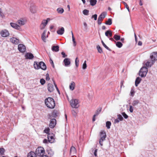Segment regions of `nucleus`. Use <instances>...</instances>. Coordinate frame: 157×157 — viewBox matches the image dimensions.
Returning <instances> with one entry per match:
<instances>
[{
    "mask_svg": "<svg viewBox=\"0 0 157 157\" xmlns=\"http://www.w3.org/2000/svg\"><path fill=\"white\" fill-rule=\"evenodd\" d=\"M45 103L47 106L50 109H53L55 106V103L53 98L48 97L45 100Z\"/></svg>",
    "mask_w": 157,
    "mask_h": 157,
    "instance_id": "1",
    "label": "nucleus"
},
{
    "mask_svg": "<svg viewBox=\"0 0 157 157\" xmlns=\"http://www.w3.org/2000/svg\"><path fill=\"white\" fill-rule=\"evenodd\" d=\"M33 66L34 68L36 69H39L40 68L41 69L43 70H45L46 69V66L45 63L41 61L38 63L35 61L34 62Z\"/></svg>",
    "mask_w": 157,
    "mask_h": 157,
    "instance_id": "2",
    "label": "nucleus"
},
{
    "mask_svg": "<svg viewBox=\"0 0 157 157\" xmlns=\"http://www.w3.org/2000/svg\"><path fill=\"white\" fill-rule=\"evenodd\" d=\"M35 153L37 155L41 156L44 155L45 150L43 147H39L36 149Z\"/></svg>",
    "mask_w": 157,
    "mask_h": 157,
    "instance_id": "3",
    "label": "nucleus"
},
{
    "mask_svg": "<svg viewBox=\"0 0 157 157\" xmlns=\"http://www.w3.org/2000/svg\"><path fill=\"white\" fill-rule=\"evenodd\" d=\"M147 68L146 67H142L139 72V75L141 77H145L147 72Z\"/></svg>",
    "mask_w": 157,
    "mask_h": 157,
    "instance_id": "4",
    "label": "nucleus"
},
{
    "mask_svg": "<svg viewBox=\"0 0 157 157\" xmlns=\"http://www.w3.org/2000/svg\"><path fill=\"white\" fill-rule=\"evenodd\" d=\"M101 138L99 140V143L101 146L103 145L102 142L105 140L106 135L105 132L104 131H101L100 132Z\"/></svg>",
    "mask_w": 157,
    "mask_h": 157,
    "instance_id": "5",
    "label": "nucleus"
},
{
    "mask_svg": "<svg viewBox=\"0 0 157 157\" xmlns=\"http://www.w3.org/2000/svg\"><path fill=\"white\" fill-rule=\"evenodd\" d=\"M70 103L71 106L73 108H77L79 106L78 100L76 99L71 100Z\"/></svg>",
    "mask_w": 157,
    "mask_h": 157,
    "instance_id": "6",
    "label": "nucleus"
},
{
    "mask_svg": "<svg viewBox=\"0 0 157 157\" xmlns=\"http://www.w3.org/2000/svg\"><path fill=\"white\" fill-rule=\"evenodd\" d=\"M58 114L59 113L57 111L54 110L51 114H48V118L51 119L52 117L56 118V117L58 116Z\"/></svg>",
    "mask_w": 157,
    "mask_h": 157,
    "instance_id": "7",
    "label": "nucleus"
},
{
    "mask_svg": "<svg viewBox=\"0 0 157 157\" xmlns=\"http://www.w3.org/2000/svg\"><path fill=\"white\" fill-rule=\"evenodd\" d=\"M26 22V20L23 18H21L20 19L18 20L17 21V23L21 27V26H23L25 25Z\"/></svg>",
    "mask_w": 157,
    "mask_h": 157,
    "instance_id": "8",
    "label": "nucleus"
},
{
    "mask_svg": "<svg viewBox=\"0 0 157 157\" xmlns=\"http://www.w3.org/2000/svg\"><path fill=\"white\" fill-rule=\"evenodd\" d=\"M49 18H47V20H43L42 22L41 23V24L40 26V29H44L46 25L47 24L48 20H49Z\"/></svg>",
    "mask_w": 157,
    "mask_h": 157,
    "instance_id": "9",
    "label": "nucleus"
},
{
    "mask_svg": "<svg viewBox=\"0 0 157 157\" xmlns=\"http://www.w3.org/2000/svg\"><path fill=\"white\" fill-rule=\"evenodd\" d=\"M1 36L3 37H6L10 35V33L8 30L4 29L2 30L0 32Z\"/></svg>",
    "mask_w": 157,
    "mask_h": 157,
    "instance_id": "10",
    "label": "nucleus"
},
{
    "mask_svg": "<svg viewBox=\"0 0 157 157\" xmlns=\"http://www.w3.org/2000/svg\"><path fill=\"white\" fill-rule=\"evenodd\" d=\"M10 26L13 28L18 30L19 31H21L22 29L20 26L16 23H14L11 22L10 24Z\"/></svg>",
    "mask_w": 157,
    "mask_h": 157,
    "instance_id": "11",
    "label": "nucleus"
},
{
    "mask_svg": "<svg viewBox=\"0 0 157 157\" xmlns=\"http://www.w3.org/2000/svg\"><path fill=\"white\" fill-rule=\"evenodd\" d=\"M150 58L154 62L157 60V52H153L151 54Z\"/></svg>",
    "mask_w": 157,
    "mask_h": 157,
    "instance_id": "12",
    "label": "nucleus"
},
{
    "mask_svg": "<svg viewBox=\"0 0 157 157\" xmlns=\"http://www.w3.org/2000/svg\"><path fill=\"white\" fill-rule=\"evenodd\" d=\"M18 48L19 51L21 52H24L26 50V47L25 46L22 44H19L18 45Z\"/></svg>",
    "mask_w": 157,
    "mask_h": 157,
    "instance_id": "13",
    "label": "nucleus"
},
{
    "mask_svg": "<svg viewBox=\"0 0 157 157\" xmlns=\"http://www.w3.org/2000/svg\"><path fill=\"white\" fill-rule=\"evenodd\" d=\"M54 134L53 133L48 134V141L50 143H52L54 142Z\"/></svg>",
    "mask_w": 157,
    "mask_h": 157,
    "instance_id": "14",
    "label": "nucleus"
},
{
    "mask_svg": "<svg viewBox=\"0 0 157 157\" xmlns=\"http://www.w3.org/2000/svg\"><path fill=\"white\" fill-rule=\"evenodd\" d=\"M56 120L54 119H52L50 121L49 126L50 128H53L56 125Z\"/></svg>",
    "mask_w": 157,
    "mask_h": 157,
    "instance_id": "15",
    "label": "nucleus"
},
{
    "mask_svg": "<svg viewBox=\"0 0 157 157\" xmlns=\"http://www.w3.org/2000/svg\"><path fill=\"white\" fill-rule=\"evenodd\" d=\"M10 41L13 44H18L19 42V40L16 38L12 37L10 39Z\"/></svg>",
    "mask_w": 157,
    "mask_h": 157,
    "instance_id": "16",
    "label": "nucleus"
},
{
    "mask_svg": "<svg viewBox=\"0 0 157 157\" xmlns=\"http://www.w3.org/2000/svg\"><path fill=\"white\" fill-rule=\"evenodd\" d=\"M48 89L49 92H51L54 90V87L52 84L48 83Z\"/></svg>",
    "mask_w": 157,
    "mask_h": 157,
    "instance_id": "17",
    "label": "nucleus"
},
{
    "mask_svg": "<svg viewBox=\"0 0 157 157\" xmlns=\"http://www.w3.org/2000/svg\"><path fill=\"white\" fill-rule=\"evenodd\" d=\"M25 57L26 59H32L34 57L33 55L30 53H27L25 55Z\"/></svg>",
    "mask_w": 157,
    "mask_h": 157,
    "instance_id": "18",
    "label": "nucleus"
},
{
    "mask_svg": "<svg viewBox=\"0 0 157 157\" xmlns=\"http://www.w3.org/2000/svg\"><path fill=\"white\" fill-rule=\"evenodd\" d=\"M63 62L65 66H67L71 64L70 59L68 58H65L64 59Z\"/></svg>",
    "mask_w": 157,
    "mask_h": 157,
    "instance_id": "19",
    "label": "nucleus"
},
{
    "mask_svg": "<svg viewBox=\"0 0 157 157\" xmlns=\"http://www.w3.org/2000/svg\"><path fill=\"white\" fill-rule=\"evenodd\" d=\"M64 32V29L63 27H62L59 28L57 31V33L59 35H62L63 34Z\"/></svg>",
    "mask_w": 157,
    "mask_h": 157,
    "instance_id": "20",
    "label": "nucleus"
},
{
    "mask_svg": "<svg viewBox=\"0 0 157 157\" xmlns=\"http://www.w3.org/2000/svg\"><path fill=\"white\" fill-rule=\"evenodd\" d=\"M106 14L107 13L106 12H103L100 14L98 18L102 21L104 18L105 17Z\"/></svg>",
    "mask_w": 157,
    "mask_h": 157,
    "instance_id": "21",
    "label": "nucleus"
},
{
    "mask_svg": "<svg viewBox=\"0 0 157 157\" xmlns=\"http://www.w3.org/2000/svg\"><path fill=\"white\" fill-rule=\"evenodd\" d=\"M28 157H37L36 153L33 151H30L28 154Z\"/></svg>",
    "mask_w": 157,
    "mask_h": 157,
    "instance_id": "22",
    "label": "nucleus"
},
{
    "mask_svg": "<svg viewBox=\"0 0 157 157\" xmlns=\"http://www.w3.org/2000/svg\"><path fill=\"white\" fill-rule=\"evenodd\" d=\"M52 50L53 51L58 52L59 51V47L58 45L53 46L52 47Z\"/></svg>",
    "mask_w": 157,
    "mask_h": 157,
    "instance_id": "23",
    "label": "nucleus"
},
{
    "mask_svg": "<svg viewBox=\"0 0 157 157\" xmlns=\"http://www.w3.org/2000/svg\"><path fill=\"white\" fill-rule=\"evenodd\" d=\"M75 148L74 147H71L70 150V154L71 155H74L76 153Z\"/></svg>",
    "mask_w": 157,
    "mask_h": 157,
    "instance_id": "24",
    "label": "nucleus"
},
{
    "mask_svg": "<svg viewBox=\"0 0 157 157\" xmlns=\"http://www.w3.org/2000/svg\"><path fill=\"white\" fill-rule=\"evenodd\" d=\"M155 62L154 60H151V61H147L145 64L146 67H151L152 65Z\"/></svg>",
    "mask_w": 157,
    "mask_h": 157,
    "instance_id": "25",
    "label": "nucleus"
},
{
    "mask_svg": "<svg viewBox=\"0 0 157 157\" xmlns=\"http://www.w3.org/2000/svg\"><path fill=\"white\" fill-rule=\"evenodd\" d=\"M75 86V83L74 82L72 81L69 86V88L71 90H73L74 89Z\"/></svg>",
    "mask_w": 157,
    "mask_h": 157,
    "instance_id": "26",
    "label": "nucleus"
},
{
    "mask_svg": "<svg viewBox=\"0 0 157 157\" xmlns=\"http://www.w3.org/2000/svg\"><path fill=\"white\" fill-rule=\"evenodd\" d=\"M141 80V78L139 77L136 78L135 82V85L136 86H137L140 83Z\"/></svg>",
    "mask_w": 157,
    "mask_h": 157,
    "instance_id": "27",
    "label": "nucleus"
},
{
    "mask_svg": "<svg viewBox=\"0 0 157 157\" xmlns=\"http://www.w3.org/2000/svg\"><path fill=\"white\" fill-rule=\"evenodd\" d=\"M105 35L106 36L108 37H109V36H112V33L111 31L110 30L107 31L105 32Z\"/></svg>",
    "mask_w": 157,
    "mask_h": 157,
    "instance_id": "28",
    "label": "nucleus"
},
{
    "mask_svg": "<svg viewBox=\"0 0 157 157\" xmlns=\"http://www.w3.org/2000/svg\"><path fill=\"white\" fill-rule=\"evenodd\" d=\"M46 30H44L43 33H42L41 35V38L44 42H45L46 41V37L45 34L46 33Z\"/></svg>",
    "mask_w": 157,
    "mask_h": 157,
    "instance_id": "29",
    "label": "nucleus"
},
{
    "mask_svg": "<svg viewBox=\"0 0 157 157\" xmlns=\"http://www.w3.org/2000/svg\"><path fill=\"white\" fill-rule=\"evenodd\" d=\"M139 103V101L138 100H135L133 101L132 105L133 106H135L137 105Z\"/></svg>",
    "mask_w": 157,
    "mask_h": 157,
    "instance_id": "30",
    "label": "nucleus"
},
{
    "mask_svg": "<svg viewBox=\"0 0 157 157\" xmlns=\"http://www.w3.org/2000/svg\"><path fill=\"white\" fill-rule=\"evenodd\" d=\"M57 11L58 13L62 14L64 12V10L61 8H59L57 9Z\"/></svg>",
    "mask_w": 157,
    "mask_h": 157,
    "instance_id": "31",
    "label": "nucleus"
},
{
    "mask_svg": "<svg viewBox=\"0 0 157 157\" xmlns=\"http://www.w3.org/2000/svg\"><path fill=\"white\" fill-rule=\"evenodd\" d=\"M96 0H90V4L92 6H94L97 3Z\"/></svg>",
    "mask_w": 157,
    "mask_h": 157,
    "instance_id": "32",
    "label": "nucleus"
},
{
    "mask_svg": "<svg viewBox=\"0 0 157 157\" xmlns=\"http://www.w3.org/2000/svg\"><path fill=\"white\" fill-rule=\"evenodd\" d=\"M111 125V123L110 121H107L106 123V126L108 129L110 128Z\"/></svg>",
    "mask_w": 157,
    "mask_h": 157,
    "instance_id": "33",
    "label": "nucleus"
},
{
    "mask_svg": "<svg viewBox=\"0 0 157 157\" xmlns=\"http://www.w3.org/2000/svg\"><path fill=\"white\" fill-rule=\"evenodd\" d=\"M105 24L106 25H111L112 24V21L111 19H108V21L105 22Z\"/></svg>",
    "mask_w": 157,
    "mask_h": 157,
    "instance_id": "34",
    "label": "nucleus"
},
{
    "mask_svg": "<svg viewBox=\"0 0 157 157\" xmlns=\"http://www.w3.org/2000/svg\"><path fill=\"white\" fill-rule=\"evenodd\" d=\"M116 46L119 48H121L123 45L122 43L121 42H116Z\"/></svg>",
    "mask_w": 157,
    "mask_h": 157,
    "instance_id": "35",
    "label": "nucleus"
},
{
    "mask_svg": "<svg viewBox=\"0 0 157 157\" xmlns=\"http://www.w3.org/2000/svg\"><path fill=\"white\" fill-rule=\"evenodd\" d=\"M101 111V108H99L96 110L95 113V114L94 115H96L97 116H98L100 113Z\"/></svg>",
    "mask_w": 157,
    "mask_h": 157,
    "instance_id": "36",
    "label": "nucleus"
},
{
    "mask_svg": "<svg viewBox=\"0 0 157 157\" xmlns=\"http://www.w3.org/2000/svg\"><path fill=\"white\" fill-rule=\"evenodd\" d=\"M97 48L99 53H101L102 52V50L99 45H97Z\"/></svg>",
    "mask_w": 157,
    "mask_h": 157,
    "instance_id": "37",
    "label": "nucleus"
},
{
    "mask_svg": "<svg viewBox=\"0 0 157 157\" xmlns=\"http://www.w3.org/2000/svg\"><path fill=\"white\" fill-rule=\"evenodd\" d=\"M113 38L117 41L118 40L120 39V36L117 34H115Z\"/></svg>",
    "mask_w": 157,
    "mask_h": 157,
    "instance_id": "38",
    "label": "nucleus"
},
{
    "mask_svg": "<svg viewBox=\"0 0 157 157\" xmlns=\"http://www.w3.org/2000/svg\"><path fill=\"white\" fill-rule=\"evenodd\" d=\"M101 42L105 48H106L107 50L109 51H111V50L106 45V44L104 43L103 40H102L101 41Z\"/></svg>",
    "mask_w": 157,
    "mask_h": 157,
    "instance_id": "39",
    "label": "nucleus"
},
{
    "mask_svg": "<svg viewBox=\"0 0 157 157\" xmlns=\"http://www.w3.org/2000/svg\"><path fill=\"white\" fill-rule=\"evenodd\" d=\"M30 11L33 13H35L36 12V10L35 7L32 6L30 8Z\"/></svg>",
    "mask_w": 157,
    "mask_h": 157,
    "instance_id": "40",
    "label": "nucleus"
},
{
    "mask_svg": "<svg viewBox=\"0 0 157 157\" xmlns=\"http://www.w3.org/2000/svg\"><path fill=\"white\" fill-rule=\"evenodd\" d=\"M79 60L78 57H76L75 60V64L77 67L79 65Z\"/></svg>",
    "mask_w": 157,
    "mask_h": 157,
    "instance_id": "41",
    "label": "nucleus"
},
{
    "mask_svg": "<svg viewBox=\"0 0 157 157\" xmlns=\"http://www.w3.org/2000/svg\"><path fill=\"white\" fill-rule=\"evenodd\" d=\"M87 67V65L86 63V61L85 60L84 61L83 65L82 68L83 69L85 70L86 69Z\"/></svg>",
    "mask_w": 157,
    "mask_h": 157,
    "instance_id": "42",
    "label": "nucleus"
},
{
    "mask_svg": "<svg viewBox=\"0 0 157 157\" xmlns=\"http://www.w3.org/2000/svg\"><path fill=\"white\" fill-rule=\"evenodd\" d=\"M135 93V92L133 88H132L130 91V95L132 97H133Z\"/></svg>",
    "mask_w": 157,
    "mask_h": 157,
    "instance_id": "43",
    "label": "nucleus"
},
{
    "mask_svg": "<svg viewBox=\"0 0 157 157\" xmlns=\"http://www.w3.org/2000/svg\"><path fill=\"white\" fill-rule=\"evenodd\" d=\"M122 3L124 4V5L125 6V7L126 8V9H127L128 12L130 11V10L129 9V7L127 4L125 2H123Z\"/></svg>",
    "mask_w": 157,
    "mask_h": 157,
    "instance_id": "44",
    "label": "nucleus"
},
{
    "mask_svg": "<svg viewBox=\"0 0 157 157\" xmlns=\"http://www.w3.org/2000/svg\"><path fill=\"white\" fill-rule=\"evenodd\" d=\"M89 11L88 10L85 9L83 11V13L85 15H87L88 14Z\"/></svg>",
    "mask_w": 157,
    "mask_h": 157,
    "instance_id": "45",
    "label": "nucleus"
},
{
    "mask_svg": "<svg viewBox=\"0 0 157 157\" xmlns=\"http://www.w3.org/2000/svg\"><path fill=\"white\" fill-rule=\"evenodd\" d=\"M118 119L120 121H122L123 120V118L122 116L120 114H118L117 115Z\"/></svg>",
    "mask_w": 157,
    "mask_h": 157,
    "instance_id": "46",
    "label": "nucleus"
},
{
    "mask_svg": "<svg viewBox=\"0 0 157 157\" xmlns=\"http://www.w3.org/2000/svg\"><path fill=\"white\" fill-rule=\"evenodd\" d=\"M50 131V129L49 128H48L45 129L44 130V132L47 134H49L48 133Z\"/></svg>",
    "mask_w": 157,
    "mask_h": 157,
    "instance_id": "47",
    "label": "nucleus"
},
{
    "mask_svg": "<svg viewBox=\"0 0 157 157\" xmlns=\"http://www.w3.org/2000/svg\"><path fill=\"white\" fill-rule=\"evenodd\" d=\"M40 82L42 85H43L45 84V81L44 79L42 78L40 79Z\"/></svg>",
    "mask_w": 157,
    "mask_h": 157,
    "instance_id": "48",
    "label": "nucleus"
},
{
    "mask_svg": "<svg viewBox=\"0 0 157 157\" xmlns=\"http://www.w3.org/2000/svg\"><path fill=\"white\" fill-rule=\"evenodd\" d=\"M122 114L125 119H127L128 117V116L125 113V112L122 113Z\"/></svg>",
    "mask_w": 157,
    "mask_h": 157,
    "instance_id": "49",
    "label": "nucleus"
},
{
    "mask_svg": "<svg viewBox=\"0 0 157 157\" xmlns=\"http://www.w3.org/2000/svg\"><path fill=\"white\" fill-rule=\"evenodd\" d=\"M5 149L3 148H0V153L3 154L5 152Z\"/></svg>",
    "mask_w": 157,
    "mask_h": 157,
    "instance_id": "50",
    "label": "nucleus"
},
{
    "mask_svg": "<svg viewBox=\"0 0 157 157\" xmlns=\"http://www.w3.org/2000/svg\"><path fill=\"white\" fill-rule=\"evenodd\" d=\"M97 15L96 14H95L94 15H93L91 17L92 18H94L95 20H96L97 19Z\"/></svg>",
    "mask_w": 157,
    "mask_h": 157,
    "instance_id": "51",
    "label": "nucleus"
},
{
    "mask_svg": "<svg viewBox=\"0 0 157 157\" xmlns=\"http://www.w3.org/2000/svg\"><path fill=\"white\" fill-rule=\"evenodd\" d=\"M129 111L131 113H132L133 112V108L132 105H130L129 106Z\"/></svg>",
    "mask_w": 157,
    "mask_h": 157,
    "instance_id": "52",
    "label": "nucleus"
},
{
    "mask_svg": "<svg viewBox=\"0 0 157 157\" xmlns=\"http://www.w3.org/2000/svg\"><path fill=\"white\" fill-rule=\"evenodd\" d=\"M53 83H54V85L55 86V87H56L57 90V91H58V92L59 93V90L58 89V88L57 87V85L55 83V81H54V80H53Z\"/></svg>",
    "mask_w": 157,
    "mask_h": 157,
    "instance_id": "53",
    "label": "nucleus"
},
{
    "mask_svg": "<svg viewBox=\"0 0 157 157\" xmlns=\"http://www.w3.org/2000/svg\"><path fill=\"white\" fill-rule=\"evenodd\" d=\"M46 80H47V81L49 80L50 79L49 75L48 73H47L46 74Z\"/></svg>",
    "mask_w": 157,
    "mask_h": 157,
    "instance_id": "54",
    "label": "nucleus"
},
{
    "mask_svg": "<svg viewBox=\"0 0 157 157\" xmlns=\"http://www.w3.org/2000/svg\"><path fill=\"white\" fill-rule=\"evenodd\" d=\"M102 21L101 20L99 19L98 18V25H101V22Z\"/></svg>",
    "mask_w": 157,
    "mask_h": 157,
    "instance_id": "55",
    "label": "nucleus"
},
{
    "mask_svg": "<svg viewBox=\"0 0 157 157\" xmlns=\"http://www.w3.org/2000/svg\"><path fill=\"white\" fill-rule=\"evenodd\" d=\"M61 54L62 55L63 58L66 57L67 56V55H66L65 53L63 52H61Z\"/></svg>",
    "mask_w": 157,
    "mask_h": 157,
    "instance_id": "56",
    "label": "nucleus"
},
{
    "mask_svg": "<svg viewBox=\"0 0 157 157\" xmlns=\"http://www.w3.org/2000/svg\"><path fill=\"white\" fill-rule=\"evenodd\" d=\"M71 35L72 36V41H75V38L74 37V35L73 33V32L72 31H71Z\"/></svg>",
    "mask_w": 157,
    "mask_h": 157,
    "instance_id": "57",
    "label": "nucleus"
},
{
    "mask_svg": "<svg viewBox=\"0 0 157 157\" xmlns=\"http://www.w3.org/2000/svg\"><path fill=\"white\" fill-rule=\"evenodd\" d=\"M50 63H51V65H52V67H54V64L53 61L51 59L50 60Z\"/></svg>",
    "mask_w": 157,
    "mask_h": 157,
    "instance_id": "58",
    "label": "nucleus"
},
{
    "mask_svg": "<svg viewBox=\"0 0 157 157\" xmlns=\"http://www.w3.org/2000/svg\"><path fill=\"white\" fill-rule=\"evenodd\" d=\"M120 120L118 119H116L114 121V123H118L119 122Z\"/></svg>",
    "mask_w": 157,
    "mask_h": 157,
    "instance_id": "59",
    "label": "nucleus"
},
{
    "mask_svg": "<svg viewBox=\"0 0 157 157\" xmlns=\"http://www.w3.org/2000/svg\"><path fill=\"white\" fill-rule=\"evenodd\" d=\"M72 114L74 116H75L76 114V112L74 110L72 111Z\"/></svg>",
    "mask_w": 157,
    "mask_h": 157,
    "instance_id": "60",
    "label": "nucleus"
},
{
    "mask_svg": "<svg viewBox=\"0 0 157 157\" xmlns=\"http://www.w3.org/2000/svg\"><path fill=\"white\" fill-rule=\"evenodd\" d=\"M97 151H98V149H96L95 150L94 152V155L95 156H97Z\"/></svg>",
    "mask_w": 157,
    "mask_h": 157,
    "instance_id": "61",
    "label": "nucleus"
},
{
    "mask_svg": "<svg viewBox=\"0 0 157 157\" xmlns=\"http://www.w3.org/2000/svg\"><path fill=\"white\" fill-rule=\"evenodd\" d=\"M96 116V115H94V116H93V119H92V121L93 122H94L95 121V117L96 116Z\"/></svg>",
    "mask_w": 157,
    "mask_h": 157,
    "instance_id": "62",
    "label": "nucleus"
},
{
    "mask_svg": "<svg viewBox=\"0 0 157 157\" xmlns=\"http://www.w3.org/2000/svg\"><path fill=\"white\" fill-rule=\"evenodd\" d=\"M43 143L45 144L47 143L48 141L46 139H44L43 141Z\"/></svg>",
    "mask_w": 157,
    "mask_h": 157,
    "instance_id": "63",
    "label": "nucleus"
},
{
    "mask_svg": "<svg viewBox=\"0 0 157 157\" xmlns=\"http://www.w3.org/2000/svg\"><path fill=\"white\" fill-rule=\"evenodd\" d=\"M73 45L74 46H75L76 45V42L75 41H73Z\"/></svg>",
    "mask_w": 157,
    "mask_h": 157,
    "instance_id": "64",
    "label": "nucleus"
}]
</instances>
